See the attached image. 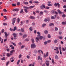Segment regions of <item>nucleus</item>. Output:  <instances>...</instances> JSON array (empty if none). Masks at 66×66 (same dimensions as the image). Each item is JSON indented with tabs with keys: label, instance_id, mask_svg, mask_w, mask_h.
Instances as JSON below:
<instances>
[{
	"label": "nucleus",
	"instance_id": "obj_27",
	"mask_svg": "<svg viewBox=\"0 0 66 66\" xmlns=\"http://www.w3.org/2000/svg\"><path fill=\"white\" fill-rule=\"evenodd\" d=\"M31 41L32 43H34L35 42L34 41V39L33 38H32L31 39Z\"/></svg>",
	"mask_w": 66,
	"mask_h": 66
},
{
	"label": "nucleus",
	"instance_id": "obj_46",
	"mask_svg": "<svg viewBox=\"0 0 66 66\" xmlns=\"http://www.w3.org/2000/svg\"><path fill=\"white\" fill-rule=\"evenodd\" d=\"M24 47H25L24 45H22V46H21V49H22V48H24Z\"/></svg>",
	"mask_w": 66,
	"mask_h": 66
},
{
	"label": "nucleus",
	"instance_id": "obj_23",
	"mask_svg": "<svg viewBox=\"0 0 66 66\" xmlns=\"http://www.w3.org/2000/svg\"><path fill=\"white\" fill-rule=\"evenodd\" d=\"M50 26H54V24L53 23H51L50 24Z\"/></svg>",
	"mask_w": 66,
	"mask_h": 66
},
{
	"label": "nucleus",
	"instance_id": "obj_16",
	"mask_svg": "<svg viewBox=\"0 0 66 66\" xmlns=\"http://www.w3.org/2000/svg\"><path fill=\"white\" fill-rule=\"evenodd\" d=\"M22 13H23V9H22L21 10V11L20 12V14H22Z\"/></svg>",
	"mask_w": 66,
	"mask_h": 66
},
{
	"label": "nucleus",
	"instance_id": "obj_25",
	"mask_svg": "<svg viewBox=\"0 0 66 66\" xmlns=\"http://www.w3.org/2000/svg\"><path fill=\"white\" fill-rule=\"evenodd\" d=\"M9 63H10V62H9V61H8L7 62L6 64V66H8V65L9 64Z\"/></svg>",
	"mask_w": 66,
	"mask_h": 66
},
{
	"label": "nucleus",
	"instance_id": "obj_54",
	"mask_svg": "<svg viewBox=\"0 0 66 66\" xmlns=\"http://www.w3.org/2000/svg\"><path fill=\"white\" fill-rule=\"evenodd\" d=\"M52 14H54V13H55V11H52Z\"/></svg>",
	"mask_w": 66,
	"mask_h": 66
},
{
	"label": "nucleus",
	"instance_id": "obj_51",
	"mask_svg": "<svg viewBox=\"0 0 66 66\" xmlns=\"http://www.w3.org/2000/svg\"><path fill=\"white\" fill-rule=\"evenodd\" d=\"M12 5L13 6H15L16 5L14 3L12 4Z\"/></svg>",
	"mask_w": 66,
	"mask_h": 66
},
{
	"label": "nucleus",
	"instance_id": "obj_61",
	"mask_svg": "<svg viewBox=\"0 0 66 66\" xmlns=\"http://www.w3.org/2000/svg\"><path fill=\"white\" fill-rule=\"evenodd\" d=\"M4 18H5V19H7V18H6V16H4Z\"/></svg>",
	"mask_w": 66,
	"mask_h": 66
},
{
	"label": "nucleus",
	"instance_id": "obj_34",
	"mask_svg": "<svg viewBox=\"0 0 66 66\" xmlns=\"http://www.w3.org/2000/svg\"><path fill=\"white\" fill-rule=\"evenodd\" d=\"M46 26V24H42V27H44L45 26Z\"/></svg>",
	"mask_w": 66,
	"mask_h": 66
},
{
	"label": "nucleus",
	"instance_id": "obj_53",
	"mask_svg": "<svg viewBox=\"0 0 66 66\" xmlns=\"http://www.w3.org/2000/svg\"><path fill=\"white\" fill-rule=\"evenodd\" d=\"M27 59H29L30 58V56H29V55H27Z\"/></svg>",
	"mask_w": 66,
	"mask_h": 66
},
{
	"label": "nucleus",
	"instance_id": "obj_17",
	"mask_svg": "<svg viewBox=\"0 0 66 66\" xmlns=\"http://www.w3.org/2000/svg\"><path fill=\"white\" fill-rule=\"evenodd\" d=\"M57 39H55L54 41V43H57Z\"/></svg>",
	"mask_w": 66,
	"mask_h": 66
},
{
	"label": "nucleus",
	"instance_id": "obj_57",
	"mask_svg": "<svg viewBox=\"0 0 66 66\" xmlns=\"http://www.w3.org/2000/svg\"><path fill=\"white\" fill-rule=\"evenodd\" d=\"M47 5L48 6H51L52 5L51 4H47Z\"/></svg>",
	"mask_w": 66,
	"mask_h": 66
},
{
	"label": "nucleus",
	"instance_id": "obj_58",
	"mask_svg": "<svg viewBox=\"0 0 66 66\" xmlns=\"http://www.w3.org/2000/svg\"><path fill=\"white\" fill-rule=\"evenodd\" d=\"M1 33H4V29H3L1 31Z\"/></svg>",
	"mask_w": 66,
	"mask_h": 66
},
{
	"label": "nucleus",
	"instance_id": "obj_45",
	"mask_svg": "<svg viewBox=\"0 0 66 66\" xmlns=\"http://www.w3.org/2000/svg\"><path fill=\"white\" fill-rule=\"evenodd\" d=\"M20 3L19 2H17V5H20Z\"/></svg>",
	"mask_w": 66,
	"mask_h": 66
},
{
	"label": "nucleus",
	"instance_id": "obj_8",
	"mask_svg": "<svg viewBox=\"0 0 66 66\" xmlns=\"http://www.w3.org/2000/svg\"><path fill=\"white\" fill-rule=\"evenodd\" d=\"M4 34H5V37L6 38H7V32H4Z\"/></svg>",
	"mask_w": 66,
	"mask_h": 66
},
{
	"label": "nucleus",
	"instance_id": "obj_37",
	"mask_svg": "<svg viewBox=\"0 0 66 66\" xmlns=\"http://www.w3.org/2000/svg\"><path fill=\"white\" fill-rule=\"evenodd\" d=\"M45 9H47V10H48L50 8L49 7H45Z\"/></svg>",
	"mask_w": 66,
	"mask_h": 66
},
{
	"label": "nucleus",
	"instance_id": "obj_20",
	"mask_svg": "<svg viewBox=\"0 0 66 66\" xmlns=\"http://www.w3.org/2000/svg\"><path fill=\"white\" fill-rule=\"evenodd\" d=\"M57 12L59 14H60L61 13H62V12L59 10H57Z\"/></svg>",
	"mask_w": 66,
	"mask_h": 66
},
{
	"label": "nucleus",
	"instance_id": "obj_56",
	"mask_svg": "<svg viewBox=\"0 0 66 66\" xmlns=\"http://www.w3.org/2000/svg\"><path fill=\"white\" fill-rule=\"evenodd\" d=\"M3 25L4 26H5V25H7V24L5 23H3Z\"/></svg>",
	"mask_w": 66,
	"mask_h": 66
},
{
	"label": "nucleus",
	"instance_id": "obj_21",
	"mask_svg": "<svg viewBox=\"0 0 66 66\" xmlns=\"http://www.w3.org/2000/svg\"><path fill=\"white\" fill-rule=\"evenodd\" d=\"M21 31L22 32H24V29L23 28H21Z\"/></svg>",
	"mask_w": 66,
	"mask_h": 66
},
{
	"label": "nucleus",
	"instance_id": "obj_1",
	"mask_svg": "<svg viewBox=\"0 0 66 66\" xmlns=\"http://www.w3.org/2000/svg\"><path fill=\"white\" fill-rule=\"evenodd\" d=\"M13 52H15V50H13L10 51V52L11 53H7L6 54L7 56L8 57H9L11 55L13 54Z\"/></svg>",
	"mask_w": 66,
	"mask_h": 66
},
{
	"label": "nucleus",
	"instance_id": "obj_15",
	"mask_svg": "<svg viewBox=\"0 0 66 66\" xmlns=\"http://www.w3.org/2000/svg\"><path fill=\"white\" fill-rule=\"evenodd\" d=\"M29 18L30 19H35V18L34 17V16H31Z\"/></svg>",
	"mask_w": 66,
	"mask_h": 66
},
{
	"label": "nucleus",
	"instance_id": "obj_14",
	"mask_svg": "<svg viewBox=\"0 0 66 66\" xmlns=\"http://www.w3.org/2000/svg\"><path fill=\"white\" fill-rule=\"evenodd\" d=\"M55 58L56 60H59V57L57 55H56L55 56Z\"/></svg>",
	"mask_w": 66,
	"mask_h": 66
},
{
	"label": "nucleus",
	"instance_id": "obj_2",
	"mask_svg": "<svg viewBox=\"0 0 66 66\" xmlns=\"http://www.w3.org/2000/svg\"><path fill=\"white\" fill-rule=\"evenodd\" d=\"M36 47V45L34 43L32 44H31V48H34Z\"/></svg>",
	"mask_w": 66,
	"mask_h": 66
},
{
	"label": "nucleus",
	"instance_id": "obj_55",
	"mask_svg": "<svg viewBox=\"0 0 66 66\" xmlns=\"http://www.w3.org/2000/svg\"><path fill=\"white\" fill-rule=\"evenodd\" d=\"M21 44H22V43H21V42H19L18 43L19 45H21Z\"/></svg>",
	"mask_w": 66,
	"mask_h": 66
},
{
	"label": "nucleus",
	"instance_id": "obj_29",
	"mask_svg": "<svg viewBox=\"0 0 66 66\" xmlns=\"http://www.w3.org/2000/svg\"><path fill=\"white\" fill-rule=\"evenodd\" d=\"M27 36V35L26 34H25L23 36V38H24L25 37H26Z\"/></svg>",
	"mask_w": 66,
	"mask_h": 66
},
{
	"label": "nucleus",
	"instance_id": "obj_40",
	"mask_svg": "<svg viewBox=\"0 0 66 66\" xmlns=\"http://www.w3.org/2000/svg\"><path fill=\"white\" fill-rule=\"evenodd\" d=\"M20 60H19L17 62V65H18L19 64V62H20Z\"/></svg>",
	"mask_w": 66,
	"mask_h": 66
},
{
	"label": "nucleus",
	"instance_id": "obj_19",
	"mask_svg": "<svg viewBox=\"0 0 66 66\" xmlns=\"http://www.w3.org/2000/svg\"><path fill=\"white\" fill-rule=\"evenodd\" d=\"M43 14H44V12H43L41 11L39 13V14L40 15H43Z\"/></svg>",
	"mask_w": 66,
	"mask_h": 66
},
{
	"label": "nucleus",
	"instance_id": "obj_4",
	"mask_svg": "<svg viewBox=\"0 0 66 66\" xmlns=\"http://www.w3.org/2000/svg\"><path fill=\"white\" fill-rule=\"evenodd\" d=\"M13 34L14 37V39H17V38H16L17 37V35L15 33H13Z\"/></svg>",
	"mask_w": 66,
	"mask_h": 66
},
{
	"label": "nucleus",
	"instance_id": "obj_11",
	"mask_svg": "<svg viewBox=\"0 0 66 66\" xmlns=\"http://www.w3.org/2000/svg\"><path fill=\"white\" fill-rule=\"evenodd\" d=\"M19 9H13V11H16V12H18Z\"/></svg>",
	"mask_w": 66,
	"mask_h": 66
},
{
	"label": "nucleus",
	"instance_id": "obj_5",
	"mask_svg": "<svg viewBox=\"0 0 66 66\" xmlns=\"http://www.w3.org/2000/svg\"><path fill=\"white\" fill-rule=\"evenodd\" d=\"M48 55H49V53L48 52H46V55H44V57L46 58V57L48 56Z\"/></svg>",
	"mask_w": 66,
	"mask_h": 66
},
{
	"label": "nucleus",
	"instance_id": "obj_32",
	"mask_svg": "<svg viewBox=\"0 0 66 66\" xmlns=\"http://www.w3.org/2000/svg\"><path fill=\"white\" fill-rule=\"evenodd\" d=\"M1 60H5V57H3V58L1 59Z\"/></svg>",
	"mask_w": 66,
	"mask_h": 66
},
{
	"label": "nucleus",
	"instance_id": "obj_10",
	"mask_svg": "<svg viewBox=\"0 0 66 66\" xmlns=\"http://www.w3.org/2000/svg\"><path fill=\"white\" fill-rule=\"evenodd\" d=\"M36 40L37 43L38 42V41H39V39L38 37H36Z\"/></svg>",
	"mask_w": 66,
	"mask_h": 66
},
{
	"label": "nucleus",
	"instance_id": "obj_41",
	"mask_svg": "<svg viewBox=\"0 0 66 66\" xmlns=\"http://www.w3.org/2000/svg\"><path fill=\"white\" fill-rule=\"evenodd\" d=\"M22 56V55H21V54H20L19 56V59H20L21 57Z\"/></svg>",
	"mask_w": 66,
	"mask_h": 66
},
{
	"label": "nucleus",
	"instance_id": "obj_38",
	"mask_svg": "<svg viewBox=\"0 0 66 66\" xmlns=\"http://www.w3.org/2000/svg\"><path fill=\"white\" fill-rule=\"evenodd\" d=\"M62 50H63V51H66V50L64 48H62Z\"/></svg>",
	"mask_w": 66,
	"mask_h": 66
},
{
	"label": "nucleus",
	"instance_id": "obj_22",
	"mask_svg": "<svg viewBox=\"0 0 66 66\" xmlns=\"http://www.w3.org/2000/svg\"><path fill=\"white\" fill-rule=\"evenodd\" d=\"M35 7V6H30L29 7V8H30V9H32L33 8V7Z\"/></svg>",
	"mask_w": 66,
	"mask_h": 66
},
{
	"label": "nucleus",
	"instance_id": "obj_30",
	"mask_svg": "<svg viewBox=\"0 0 66 66\" xmlns=\"http://www.w3.org/2000/svg\"><path fill=\"white\" fill-rule=\"evenodd\" d=\"M48 43V42H47V41H45L44 42V44L45 45H46V44H47Z\"/></svg>",
	"mask_w": 66,
	"mask_h": 66
},
{
	"label": "nucleus",
	"instance_id": "obj_49",
	"mask_svg": "<svg viewBox=\"0 0 66 66\" xmlns=\"http://www.w3.org/2000/svg\"><path fill=\"white\" fill-rule=\"evenodd\" d=\"M48 38H50L51 37V36H50V35L48 34Z\"/></svg>",
	"mask_w": 66,
	"mask_h": 66
},
{
	"label": "nucleus",
	"instance_id": "obj_60",
	"mask_svg": "<svg viewBox=\"0 0 66 66\" xmlns=\"http://www.w3.org/2000/svg\"><path fill=\"white\" fill-rule=\"evenodd\" d=\"M59 49L60 51H61L62 50H61L62 48L61 47H59Z\"/></svg>",
	"mask_w": 66,
	"mask_h": 66
},
{
	"label": "nucleus",
	"instance_id": "obj_47",
	"mask_svg": "<svg viewBox=\"0 0 66 66\" xmlns=\"http://www.w3.org/2000/svg\"><path fill=\"white\" fill-rule=\"evenodd\" d=\"M62 24H66V23H65V22H63L62 23Z\"/></svg>",
	"mask_w": 66,
	"mask_h": 66
},
{
	"label": "nucleus",
	"instance_id": "obj_64",
	"mask_svg": "<svg viewBox=\"0 0 66 66\" xmlns=\"http://www.w3.org/2000/svg\"><path fill=\"white\" fill-rule=\"evenodd\" d=\"M29 55H30V56H31V52L29 53Z\"/></svg>",
	"mask_w": 66,
	"mask_h": 66
},
{
	"label": "nucleus",
	"instance_id": "obj_9",
	"mask_svg": "<svg viewBox=\"0 0 66 66\" xmlns=\"http://www.w3.org/2000/svg\"><path fill=\"white\" fill-rule=\"evenodd\" d=\"M45 63L47 66H48L49 65V61H46Z\"/></svg>",
	"mask_w": 66,
	"mask_h": 66
},
{
	"label": "nucleus",
	"instance_id": "obj_33",
	"mask_svg": "<svg viewBox=\"0 0 66 66\" xmlns=\"http://www.w3.org/2000/svg\"><path fill=\"white\" fill-rule=\"evenodd\" d=\"M55 31H57V30H58V29L57 28V27H55Z\"/></svg>",
	"mask_w": 66,
	"mask_h": 66
},
{
	"label": "nucleus",
	"instance_id": "obj_24",
	"mask_svg": "<svg viewBox=\"0 0 66 66\" xmlns=\"http://www.w3.org/2000/svg\"><path fill=\"white\" fill-rule=\"evenodd\" d=\"M23 3L24 4H26V5H27V4H28V2H24Z\"/></svg>",
	"mask_w": 66,
	"mask_h": 66
},
{
	"label": "nucleus",
	"instance_id": "obj_39",
	"mask_svg": "<svg viewBox=\"0 0 66 66\" xmlns=\"http://www.w3.org/2000/svg\"><path fill=\"white\" fill-rule=\"evenodd\" d=\"M34 3H39V2L38 1H35L34 2Z\"/></svg>",
	"mask_w": 66,
	"mask_h": 66
},
{
	"label": "nucleus",
	"instance_id": "obj_62",
	"mask_svg": "<svg viewBox=\"0 0 66 66\" xmlns=\"http://www.w3.org/2000/svg\"><path fill=\"white\" fill-rule=\"evenodd\" d=\"M50 18H48L47 19V21L49 22V21H50Z\"/></svg>",
	"mask_w": 66,
	"mask_h": 66
},
{
	"label": "nucleus",
	"instance_id": "obj_12",
	"mask_svg": "<svg viewBox=\"0 0 66 66\" xmlns=\"http://www.w3.org/2000/svg\"><path fill=\"white\" fill-rule=\"evenodd\" d=\"M38 60H42V58H40V56H38Z\"/></svg>",
	"mask_w": 66,
	"mask_h": 66
},
{
	"label": "nucleus",
	"instance_id": "obj_48",
	"mask_svg": "<svg viewBox=\"0 0 66 66\" xmlns=\"http://www.w3.org/2000/svg\"><path fill=\"white\" fill-rule=\"evenodd\" d=\"M29 30H30V31H32V30H33L32 28V27H30L29 28Z\"/></svg>",
	"mask_w": 66,
	"mask_h": 66
},
{
	"label": "nucleus",
	"instance_id": "obj_42",
	"mask_svg": "<svg viewBox=\"0 0 66 66\" xmlns=\"http://www.w3.org/2000/svg\"><path fill=\"white\" fill-rule=\"evenodd\" d=\"M56 53L57 54H59V51H58V50H56Z\"/></svg>",
	"mask_w": 66,
	"mask_h": 66
},
{
	"label": "nucleus",
	"instance_id": "obj_3",
	"mask_svg": "<svg viewBox=\"0 0 66 66\" xmlns=\"http://www.w3.org/2000/svg\"><path fill=\"white\" fill-rule=\"evenodd\" d=\"M16 18H14L12 19V24L14 25V23H15V22L16 21Z\"/></svg>",
	"mask_w": 66,
	"mask_h": 66
},
{
	"label": "nucleus",
	"instance_id": "obj_6",
	"mask_svg": "<svg viewBox=\"0 0 66 66\" xmlns=\"http://www.w3.org/2000/svg\"><path fill=\"white\" fill-rule=\"evenodd\" d=\"M54 5L55 6H57V5L58 8L60 7V5L59 3H55L54 4Z\"/></svg>",
	"mask_w": 66,
	"mask_h": 66
},
{
	"label": "nucleus",
	"instance_id": "obj_50",
	"mask_svg": "<svg viewBox=\"0 0 66 66\" xmlns=\"http://www.w3.org/2000/svg\"><path fill=\"white\" fill-rule=\"evenodd\" d=\"M47 42L48 43H50V42H51V40H49L47 41Z\"/></svg>",
	"mask_w": 66,
	"mask_h": 66
},
{
	"label": "nucleus",
	"instance_id": "obj_31",
	"mask_svg": "<svg viewBox=\"0 0 66 66\" xmlns=\"http://www.w3.org/2000/svg\"><path fill=\"white\" fill-rule=\"evenodd\" d=\"M24 10L26 13H28V11H27V9H24Z\"/></svg>",
	"mask_w": 66,
	"mask_h": 66
},
{
	"label": "nucleus",
	"instance_id": "obj_44",
	"mask_svg": "<svg viewBox=\"0 0 66 66\" xmlns=\"http://www.w3.org/2000/svg\"><path fill=\"white\" fill-rule=\"evenodd\" d=\"M43 38V37L42 36H39V38L40 39H42Z\"/></svg>",
	"mask_w": 66,
	"mask_h": 66
},
{
	"label": "nucleus",
	"instance_id": "obj_28",
	"mask_svg": "<svg viewBox=\"0 0 66 66\" xmlns=\"http://www.w3.org/2000/svg\"><path fill=\"white\" fill-rule=\"evenodd\" d=\"M18 22L19 23L20 21V19L19 18H18L17 19Z\"/></svg>",
	"mask_w": 66,
	"mask_h": 66
},
{
	"label": "nucleus",
	"instance_id": "obj_63",
	"mask_svg": "<svg viewBox=\"0 0 66 66\" xmlns=\"http://www.w3.org/2000/svg\"><path fill=\"white\" fill-rule=\"evenodd\" d=\"M44 12L45 13H48V11L47 10H44Z\"/></svg>",
	"mask_w": 66,
	"mask_h": 66
},
{
	"label": "nucleus",
	"instance_id": "obj_26",
	"mask_svg": "<svg viewBox=\"0 0 66 66\" xmlns=\"http://www.w3.org/2000/svg\"><path fill=\"white\" fill-rule=\"evenodd\" d=\"M16 29H17V28H16V26H15L14 27V29L13 30V31H15V30H16Z\"/></svg>",
	"mask_w": 66,
	"mask_h": 66
},
{
	"label": "nucleus",
	"instance_id": "obj_52",
	"mask_svg": "<svg viewBox=\"0 0 66 66\" xmlns=\"http://www.w3.org/2000/svg\"><path fill=\"white\" fill-rule=\"evenodd\" d=\"M6 51L8 52H9L10 51V49L9 48H7L6 49Z\"/></svg>",
	"mask_w": 66,
	"mask_h": 66
},
{
	"label": "nucleus",
	"instance_id": "obj_59",
	"mask_svg": "<svg viewBox=\"0 0 66 66\" xmlns=\"http://www.w3.org/2000/svg\"><path fill=\"white\" fill-rule=\"evenodd\" d=\"M21 24H20V25H22L23 24V22H22V21H21Z\"/></svg>",
	"mask_w": 66,
	"mask_h": 66
},
{
	"label": "nucleus",
	"instance_id": "obj_36",
	"mask_svg": "<svg viewBox=\"0 0 66 66\" xmlns=\"http://www.w3.org/2000/svg\"><path fill=\"white\" fill-rule=\"evenodd\" d=\"M23 8H24V9H27L28 10L29 9V8H28V7H26V6H24Z\"/></svg>",
	"mask_w": 66,
	"mask_h": 66
},
{
	"label": "nucleus",
	"instance_id": "obj_18",
	"mask_svg": "<svg viewBox=\"0 0 66 66\" xmlns=\"http://www.w3.org/2000/svg\"><path fill=\"white\" fill-rule=\"evenodd\" d=\"M44 33L45 34H48V31L47 30H45L44 31Z\"/></svg>",
	"mask_w": 66,
	"mask_h": 66
},
{
	"label": "nucleus",
	"instance_id": "obj_43",
	"mask_svg": "<svg viewBox=\"0 0 66 66\" xmlns=\"http://www.w3.org/2000/svg\"><path fill=\"white\" fill-rule=\"evenodd\" d=\"M35 12L36 13H39V11L37 10L35 11Z\"/></svg>",
	"mask_w": 66,
	"mask_h": 66
},
{
	"label": "nucleus",
	"instance_id": "obj_7",
	"mask_svg": "<svg viewBox=\"0 0 66 66\" xmlns=\"http://www.w3.org/2000/svg\"><path fill=\"white\" fill-rule=\"evenodd\" d=\"M40 7L41 9H43L44 8L45 9V5L42 4V5Z\"/></svg>",
	"mask_w": 66,
	"mask_h": 66
},
{
	"label": "nucleus",
	"instance_id": "obj_35",
	"mask_svg": "<svg viewBox=\"0 0 66 66\" xmlns=\"http://www.w3.org/2000/svg\"><path fill=\"white\" fill-rule=\"evenodd\" d=\"M51 18L52 19H55V18H54V16H51Z\"/></svg>",
	"mask_w": 66,
	"mask_h": 66
},
{
	"label": "nucleus",
	"instance_id": "obj_13",
	"mask_svg": "<svg viewBox=\"0 0 66 66\" xmlns=\"http://www.w3.org/2000/svg\"><path fill=\"white\" fill-rule=\"evenodd\" d=\"M37 34L38 35H37V37H39V36H40V33L38 31L37 32Z\"/></svg>",
	"mask_w": 66,
	"mask_h": 66
}]
</instances>
